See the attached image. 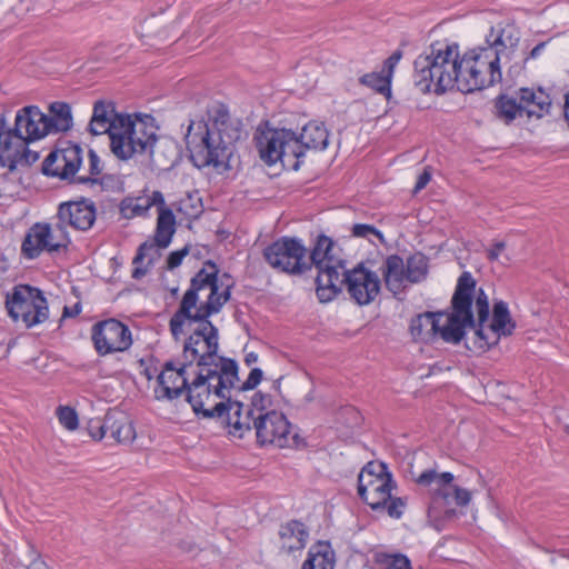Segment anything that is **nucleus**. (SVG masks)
<instances>
[{"instance_id": "7c9ffc66", "label": "nucleus", "mask_w": 569, "mask_h": 569, "mask_svg": "<svg viewBox=\"0 0 569 569\" xmlns=\"http://www.w3.org/2000/svg\"><path fill=\"white\" fill-rule=\"evenodd\" d=\"M308 530L303 522L292 519L280 526L279 538L281 548L287 552L301 550L306 547Z\"/></svg>"}, {"instance_id": "3c124183", "label": "nucleus", "mask_w": 569, "mask_h": 569, "mask_svg": "<svg viewBox=\"0 0 569 569\" xmlns=\"http://www.w3.org/2000/svg\"><path fill=\"white\" fill-rule=\"evenodd\" d=\"M506 243L503 241H498L493 243L488 250H487V259L489 261H496L498 260L501 252L505 250Z\"/></svg>"}, {"instance_id": "864d4df0", "label": "nucleus", "mask_w": 569, "mask_h": 569, "mask_svg": "<svg viewBox=\"0 0 569 569\" xmlns=\"http://www.w3.org/2000/svg\"><path fill=\"white\" fill-rule=\"evenodd\" d=\"M258 355L256 352H249L244 356V362L247 366H251L252 363L257 362Z\"/></svg>"}, {"instance_id": "6ab92c4d", "label": "nucleus", "mask_w": 569, "mask_h": 569, "mask_svg": "<svg viewBox=\"0 0 569 569\" xmlns=\"http://www.w3.org/2000/svg\"><path fill=\"white\" fill-rule=\"evenodd\" d=\"M270 402V397L261 392L254 393L251 403L247 406L240 401H229L226 421L229 433L240 439L243 438L246 432L251 431V421H254V418L269 413Z\"/></svg>"}, {"instance_id": "bf43d9fd", "label": "nucleus", "mask_w": 569, "mask_h": 569, "mask_svg": "<svg viewBox=\"0 0 569 569\" xmlns=\"http://www.w3.org/2000/svg\"><path fill=\"white\" fill-rule=\"evenodd\" d=\"M568 433H569V426L567 427Z\"/></svg>"}, {"instance_id": "2eb2a0df", "label": "nucleus", "mask_w": 569, "mask_h": 569, "mask_svg": "<svg viewBox=\"0 0 569 569\" xmlns=\"http://www.w3.org/2000/svg\"><path fill=\"white\" fill-rule=\"evenodd\" d=\"M307 249L301 240L282 237L263 249L267 263L279 272L301 274L310 269Z\"/></svg>"}, {"instance_id": "13d9d810", "label": "nucleus", "mask_w": 569, "mask_h": 569, "mask_svg": "<svg viewBox=\"0 0 569 569\" xmlns=\"http://www.w3.org/2000/svg\"><path fill=\"white\" fill-rule=\"evenodd\" d=\"M32 566H33L34 568H38V567L43 566V563H42V562H33V563H32Z\"/></svg>"}, {"instance_id": "f8f14e48", "label": "nucleus", "mask_w": 569, "mask_h": 569, "mask_svg": "<svg viewBox=\"0 0 569 569\" xmlns=\"http://www.w3.org/2000/svg\"><path fill=\"white\" fill-rule=\"evenodd\" d=\"M451 472H437L428 469L421 472L416 482L431 488V499L428 508L430 517L436 519L450 518L455 515V506L465 507L471 500V492L452 483Z\"/></svg>"}, {"instance_id": "423d86ee", "label": "nucleus", "mask_w": 569, "mask_h": 569, "mask_svg": "<svg viewBox=\"0 0 569 569\" xmlns=\"http://www.w3.org/2000/svg\"><path fill=\"white\" fill-rule=\"evenodd\" d=\"M395 487L391 473L381 462L367 463L358 476V496L375 511H386L389 517L399 519L406 508L403 498H393Z\"/></svg>"}, {"instance_id": "a878e982", "label": "nucleus", "mask_w": 569, "mask_h": 569, "mask_svg": "<svg viewBox=\"0 0 569 569\" xmlns=\"http://www.w3.org/2000/svg\"><path fill=\"white\" fill-rule=\"evenodd\" d=\"M520 41V31L515 24H498L491 27L486 36L487 47L495 48L499 58L509 57Z\"/></svg>"}, {"instance_id": "8fccbe9b", "label": "nucleus", "mask_w": 569, "mask_h": 569, "mask_svg": "<svg viewBox=\"0 0 569 569\" xmlns=\"http://www.w3.org/2000/svg\"><path fill=\"white\" fill-rule=\"evenodd\" d=\"M430 180H431V172L428 168H426L417 178V181H416V184L413 188V193H418L422 189H425L427 187V184L430 182Z\"/></svg>"}, {"instance_id": "5701e85b", "label": "nucleus", "mask_w": 569, "mask_h": 569, "mask_svg": "<svg viewBox=\"0 0 569 569\" xmlns=\"http://www.w3.org/2000/svg\"><path fill=\"white\" fill-rule=\"evenodd\" d=\"M126 114L118 112L113 102L99 100L93 104L88 129L94 136L107 133L110 139L118 128V121L123 119Z\"/></svg>"}, {"instance_id": "79ce46f5", "label": "nucleus", "mask_w": 569, "mask_h": 569, "mask_svg": "<svg viewBox=\"0 0 569 569\" xmlns=\"http://www.w3.org/2000/svg\"><path fill=\"white\" fill-rule=\"evenodd\" d=\"M373 559L380 569H412L410 559L400 552H377Z\"/></svg>"}, {"instance_id": "09e8293b", "label": "nucleus", "mask_w": 569, "mask_h": 569, "mask_svg": "<svg viewBox=\"0 0 569 569\" xmlns=\"http://www.w3.org/2000/svg\"><path fill=\"white\" fill-rule=\"evenodd\" d=\"M57 416L61 426L67 430H71V407L59 406L57 409Z\"/></svg>"}, {"instance_id": "4d7b16f0", "label": "nucleus", "mask_w": 569, "mask_h": 569, "mask_svg": "<svg viewBox=\"0 0 569 569\" xmlns=\"http://www.w3.org/2000/svg\"><path fill=\"white\" fill-rule=\"evenodd\" d=\"M71 316V309L68 306H64L63 308V318H68Z\"/></svg>"}, {"instance_id": "39448f33", "label": "nucleus", "mask_w": 569, "mask_h": 569, "mask_svg": "<svg viewBox=\"0 0 569 569\" xmlns=\"http://www.w3.org/2000/svg\"><path fill=\"white\" fill-rule=\"evenodd\" d=\"M459 46L456 42H435L413 62L412 81L423 94L442 96L458 90Z\"/></svg>"}, {"instance_id": "20e7f679", "label": "nucleus", "mask_w": 569, "mask_h": 569, "mask_svg": "<svg viewBox=\"0 0 569 569\" xmlns=\"http://www.w3.org/2000/svg\"><path fill=\"white\" fill-rule=\"evenodd\" d=\"M238 369L236 360H226L220 368L192 369L194 378L188 380L183 395L197 416L226 423Z\"/></svg>"}, {"instance_id": "c85d7f7f", "label": "nucleus", "mask_w": 569, "mask_h": 569, "mask_svg": "<svg viewBox=\"0 0 569 569\" xmlns=\"http://www.w3.org/2000/svg\"><path fill=\"white\" fill-rule=\"evenodd\" d=\"M298 143L301 146V158L309 149H325L328 146L329 132L322 122L309 121L297 131Z\"/></svg>"}, {"instance_id": "a18cd8bd", "label": "nucleus", "mask_w": 569, "mask_h": 569, "mask_svg": "<svg viewBox=\"0 0 569 569\" xmlns=\"http://www.w3.org/2000/svg\"><path fill=\"white\" fill-rule=\"evenodd\" d=\"M192 198L188 197L186 200L180 201V206L178 208V211L183 213L190 219L198 218L200 213L202 212V206L201 203L193 204L191 203Z\"/></svg>"}, {"instance_id": "393cba45", "label": "nucleus", "mask_w": 569, "mask_h": 569, "mask_svg": "<svg viewBox=\"0 0 569 569\" xmlns=\"http://www.w3.org/2000/svg\"><path fill=\"white\" fill-rule=\"evenodd\" d=\"M521 102L523 114L528 118H542L549 113L552 101L542 88H520L517 92Z\"/></svg>"}, {"instance_id": "c756f323", "label": "nucleus", "mask_w": 569, "mask_h": 569, "mask_svg": "<svg viewBox=\"0 0 569 569\" xmlns=\"http://www.w3.org/2000/svg\"><path fill=\"white\" fill-rule=\"evenodd\" d=\"M382 277L387 289L397 295L407 287V272L403 259L398 254L387 257L382 266Z\"/></svg>"}, {"instance_id": "bb28decb", "label": "nucleus", "mask_w": 569, "mask_h": 569, "mask_svg": "<svg viewBox=\"0 0 569 569\" xmlns=\"http://www.w3.org/2000/svg\"><path fill=\"white\" fill-rule=\"evenodd\" d=\"M82 149L79 144L73 143V183H102L106 177L101 179L98 176L102 172L103 164L99 156L93 149L88 151V172L82 173Z\"/></svg>"}, {"instance_id": "a19ab883", "label": "nucleus", "mask_w": 569, "mask_h": 569, "mask_svg": "<svg viewBox=\"0 0 569 569\" xmlns=\"http://www.w3.org/2000/svg\"><path fill=\"white\" fill-rule=\"evenodd\" d=\"M391 79L382 71L366 73L359 78V82L378 93L389 98L391 96Z\"/></svg>"}, {"instance_id": "a211bd4d", "label": "nucleus", "mask_w": 569, "mask_h": 569, "mask_svg": "<svg viewBox=\"0 0 569 569\" xmlns=\"http://www.w3.org/2000/svg\"><path fill=\"white\" fill-rule=\"evenodd\" d=\"M254 429L257 445L260 447L276 446L286 448L295 442L296 435L291 437V425L286 416L276 410L259 416L251 421V430Z\"/></svg>"}, {"instance_id": "58836bf2", "label": "nucleus", "mask_w": 569, "mask_h": 569, "mask_svg": "<svg viewBox=\"0 0 569 569\" xmlns=\"http://www.w3.org/2000/svg\"><path fill=\"white\" fill-rule=\"evenodd\" d=\"M407 280L409 283L422 281L428 273V260L425 254L416 253L410 256L405 263Z\"/></svg>"}, {"instance_id": "412c9836", "label": "nucleus", "mask_w": 569, "mask_h": 569, "mask_svg": "<svg viewBox=\"0 0 569 569\" xmlns=\"http://www.w3.org/2000/svg\"><path fill=\"white\" fill-rule=\"evenodd\" d=\"M192 366L187 361L176 363L170 360L164 362L161 371L157 376L158 388H156L157 399L174 400L184 393Z\"/></svg>"}, {"instance_id": "4be33fe9", "label": "nucleus", "mask_w": 569, "mask_h": 569, "mask_svg": "<svg viewBox=\"0 0 569 569\" xmlns=\"http://www.w3.org/2000/svg\"><path fill=\"white\" fill-rule=\"evenodd\" d=\"M28 143L40 140L50 134L43 113L37 106L20 109L14 119L13 127Z\"/></svg>"}, {"instance_id": "72a5a7b5", "label": "nucleus", "mask_w": 569, "mask_h": 569, "mask_svg": "<svg viewBox=\"0 0 569 569\" xmlns=\"http://www.w3.org/2000/svg\"><path fill=\"white\" fill-rule=\"evenodd\" d=\"M335 555L328 542H318L312 546L302 563L301 569H333Z\"/></svg>"}, {"instance_id": "c9c22d12", "label": "nucleus", "mask_w": 569, "mask_h": 569, "mask_svg": "<svg viewBox=\"0 0 569 569\" xmlns=\"http://www.w3.org/2000/svg\"><path fill=\"white\" fill-rule=\"evenodd\" d=\"M46 121L50 133L68 130L71 126V107L60 101L50 103Z\"/></svg>"}, {"instance_id": "5fc2aeb1", "label": "nucleus", "mask_w": 569, "mask_h": 569, "mask_svg": "<svg viewBox=\"0 0 569 569\" xmlns=\"http://www.w3.org/2000/svg\"><path fill=\"white\" fill-rule=\"evenodd\" d=\"M156 371H157V369L152 370L151 368H146L144 371H143V375L146 376V378L148 380H151V379H153V377L156 375Z\"/></svg>"}, {"instance_id": "603ef678", "label": "nucleus", "mask_w": 569, "mask_h": 569, "mask_svg": "<svg viewBox=\"0 0 569 569\" xmlns=\"http://www.w3.org/2000/svg\"><path fill=\"white\" fill-rule=\"evenodd\" d=\"M546 47V42H539L537 46H535L532 48V50L530 51L529 56L527 57V59H536L538 58L541 52L543 51Z\"/></svg>"}, {"instance_id": "ea45409f", "label": "nucleus", "mask_w": 569, "mask_h": 569, "mask_svg": "<svg viewBox=\"0 0 569 569\" xmlns=\"http://www.w3.org/2000/svg\"><path fill=\"white\" fill-rule=\"evenodd\" d=\"M73 433L82 438L86 433L96 441L104 439V417L90 419L86 428L79 427L77 412L73 410Z\"/></svg>"}, {"instance_id": "c03bdc74", "label": "nucleus", "mask_w": 569, "mask_h": 569, "mask_svg": "<svg viewBox=\"0 0 569 569\" xmlns=\"http://www.w3.org/2000/svg\"><path fill=\"white\" fill-rule=\"evenodd\" d=\"M352 236L357 237V238L369 239V240H370L371 236H373V237L378 238L381 242L383 241L382 232L380 230H378L375 226L367 224V223L353 224Z\"/></svg>"}, {"instance_id": "49530a36", "label": "nucleus", "mask_w": 569, "mask_h": 569, "mask_svg": "<svg viewBox=\"0 0 569 569\" xmlns=\"http://www.w3.org/2000/svg\"><path fill=\"white\" fill-rule=\"evenodd\" d=\"M402 58V51L396 50L391 56L383 62L382 72H385L391 80L395 73V69Z\"/></svg>"}, {"instance_id": "e433bc0d", "label": "nucleus", "mask_w": 569, "mask_h": 569, "mask_svg": "<svg viewBox=\"0 0 569 569\" xmlns=\"http://www.w3.org/2000/svg\"><path fill=\"white\" fill-rule=\"evenodd\" d=\"M96 220V207L92 201L73 200V229L86 231L90 229Z\"/></svg>"}, {"instance_id": "f257e3e1", "label": "nucleus", "mask_w": 569, "mask_h": 569, "mask_svg": "<svg viewBox=\"0 0 569 569\" xmlns=\"http://www.w3.org/2000/svg\"><path fill=\"white\" fill-rule=\"evenodd\" d=\"M232 277L219 274L218 266L207 260L191 278L178 309L169 321L170 332L176 341L183 340V359L197 369L220 368L226 360L218 355L219 335L210 317L221 311L230 300L234 287Z\"/></svg>"}, {"instance_id": "6e6d98bb", "label": "nucleus", "mask_w": 569, "mask_h": 569, "mask_svg": "<svg viewBox=\"0 0 569 569\" xmlns=\"http://www.w3.org/2000/svg\"><path fill=\"white\" fill-rule=\"evenodd\" d=\"M81 312V305L80 302L73 303V318L77 317Z\"/></svg>"}, {"instance_id": "aec40b11", "label": "nucleus", "mask_w": 569, "mask_h": 569, "mask_svg": "<svg viewBox=\"0 0 569 569\" xmlns=\"http://www.w3.org/2000/svg\"><path fill=\"white\" fill-rule=\"evenodd\" d=\"M26 138L14 129L7 128L0 121V166L14 169L18 164H31L39 159V154L28 148Z\"/></svg>"}, {"instance_id": "7ed1b4c3", "label": "nucleus", "mask_w": 569, "mask_h": 569, "mask_svg": "<svg viewBox=\"0 0 569 569\" xmlns=\"http://www.w3.org/2000/svg\"><path fill=\"white\" fill-rule=\"evenodd\" d=\"M476 280L469 271L458 278L451 298V312L427 311L413 317L409 325L410 335L415 340H425L437 333L446 342L458 343L466 333L467 327H475L472 312Z\"/></svg>"}, {"instance_id": "cd10ccee", "label": "nucleus", "mask_w": 569, "mask_h": 569, "mask_svg": "<svg viewBox=\"0 0 569 569\" xmlns=\"http://www.w3.org/2000/svg\"><path fill=\"white\" fill-rule=\"evenodd\" d=\"M161 204H163V194L154 190L150 196L126 197L121 200L119 210L122 218L130 220L137 217H149L151 207Z\"/></svg>"}, {"instance_id": "37998d69", "label": "nucleus", "mask_w": 569, "mask_h": 569, "mask_svg": "<svg viewBox=\"0 0 569 569\" xmlns=\"http://www.w3.org/2000/svg\"><path fill=\"white\" fill-rule=\"evenodd\" d=\"M263 372L260 368H253L251 369L249 376L247 379L240 383V380L238 379V382L233 387V391H248L253 390L262 380Z\"/></svg>"}, {"instance_id": "de8ad7c7", "label": "nucleus", "mask_w": 569, "mask_h": 569, "mask_svg": "<svg viewBox=\"0 0 569 569\" xmlns=\"http://www.w3.org/2000/svg\"><path fill=\"white\" fill-rule=\"evenodd\" d=\"M188 252H189V250L187 247H184L180 250H177V251H172L167 258V268L169 270H173L177 267H179L181 264L183 258L188 254Z\"/></svg>"}, {"instance_id": "6e6552de", "label": "nucleus", "mask_w": 569, "mask_h": 569, "mask_svg": "<svg viewBox=\"0 0 569 569\" xmlns=\"http://www.w3.org/2000/svg\"><path fill=\"white\" fill-rule=\"evenodd\" d=\"M153 118L146 114H126L118 121V128L111 134L110 150L119 160H129L140 154H151L157 141Z\"/></svg>"}, {"instance_id": "2f4dec72", "label": "nucleus", "mask_w": 569, "mask_h": 569, "mask_svg": "<svg viewBox=\"0 0 569 569\" xmlns=\"http://www.w3.org/2000/svg\"><path fill=\"white\" fill-rule=\"evenodd\" d=\"M158 218L154 231V241L157 246L161 249L167 248L172 240V237L176 232V217L173 211L166 206V201L163 200V204L157 206Z\"/></svg>"}, {"instance_id": "f3484780", "label": "nucleus", "mask_w": 569, "mask_h": 569, "mask_svg": "<svg viewBox=\"0 0 569 569\" xmlns=\"http://www.w3.org/2000/svg\"><path fill=\"white\" fill-rule=\"evenodd\" d=\"M91 340L100 357L124 352L133 342L130 328L116 318L96 322L91 328Z\"/></svg>"}, {"instance_id": "0eeeda50", "label": "nucleus", "mask_w": 569, "mask_h": 569, "mask_svg": "<svg viewBox=\"0 0 569 569\" xmlns=\"http://www.w3.org/2000/svg\"><path fill=\"white\" fill-rule=\"evenodd\" d=\"M499 52L478 47L458 58V91L471 93L499 83L502 79Z\"/></svg>"}, {"instance_id": "9d476101", "label": "nucleus", "mask_w": 569, "mask_h": 569, "mask_svg": "<svg viewBox=\"0 0 569 569\" xmlns=\"http://www.w3.org/2000/svg\"><path fill=\"white\" fill-rule=\"evenodd\" d=\"M71 200L59 206L52 224L37 222L29 228L21 244V252L27 259H36L43 251H58L70 242Z\"/></svg>"}, {"instance_id": "4468645a", "label": "nucleus", "mask_w": 569, "mask_h": 569, "mask_svg": "<svg viewBox=\"0 0 569 569\" xmlns=\"http://www.w3.org/2000/svg\"><path fill=\"white\" fill-rule=\"evenodd\" d=\"M6 307L14 322L27 328L44 322L49 317L48 302L42 292L28 284H19L8 295Z\"/></svg>"}, {"instance_id": "473e14b6", "label": "nucleus", "mask_w": 569, "mask_h": 569, "mask_svg": "<svg viewBox=\"0 0 569 569\" xmlns=\"http://www.w3.org/2000/svg\"><path fill=\"white\" fill-rule=\"evenodd\" d=\"M159 249L156 241L154 243L146 241L139 246L132 260L134 268L131 277L133 279L139 280L148 273L149 269L161 256Z\"/></svg>"}, {"instance_id": "9b49d317", "label": "nucleus", "mask_w": 569, "mask_h": 569, "mask_svg": "<svg viewBox=\"0 0 569 569\" xmlns=\"http://www.w3.org/2000/svg\"><path fill=\"white\" fill-rule=\"evenodd\" d=\"M254 142L260 159L266 164L272 166L280 161L293 170L299 169L301 146L298 143L297 131L274 128L269 122H264L257 128Z\"/></svg>"}, {"instance_id": "ddd939ff", "label": "nucleus", "mask_w": 569, "mask_h": 569, "mask_svg": "<svg viewBox=\"0 0 569 569\" xmlns=\"http://www.w3.org/2000/svg\"><path fill=\"white\" fill-rule=\"evenodd\" d=\"M333 241L320 234L307 261L317 269L316 293L320 302H330L337 297L338 273L346 262L332 253Z\"/></svg>"}, {"instance_id": "dca6fc26", "label": "nucleus", "mask_w": 569, "mask_h": 569, "mask_svg": "<svg viewBox=\"0 0 569 569\" xmlns=\"http://www.w3.org/2000/svg\"><path fill=\"white\" fill-rule=\"evenodd\" d=\"M337 296L345 288L350 299L359 305L367 306L371 303L380 292V279L378 274L359 263L352 269H347L346 264L338 273Z\"/></svg>"}, {"instance_id": "b1692460", "label": "nucleus", "mask_w": 569, "mask_h": 569, "mask_svg": "<svg viewBox=\"0 0 569 569\" xmlns=\"http://www.w3.org/2000/svg\"><path fill=\"white\" fill-rule=\"evenodd\" d=\"M104 439L119 445H130L136 439V429L127 413L120 410H109L106 413Z\"/></svg>"}, {"instance_id": "f704fd0d", "label": "nucleus", "mask_w": 569, "mask_h": 569, "mask_svg": "<svg viewBox=\"0 0 569 569\" xmlns=\"http://www.w3.org/2000/svg\"><path fill=\"white\" fill-rule=\"evenodd\" d=\"M43 173L46 176L66 179L71 173V160L67 149L51 151L43 161Z\"/></svg>"}, {"instance_id": "f03ea898", "label": "nucleus", "mask_w": 569, "mask_h": 569, "mask_svg": "<svg viewBox=\"0 0 569 569\" xmlns=\"http://www.w3.org/2000/svg\"><path fill=\"white\" fill-rule=\"evenodd\" d=\"M240 137V122L231 118L224 104L214 103L207 110V120H190L184 140L197 168L226 169Z\"/></svg>"}, {"instance_id": "4c0bfd02", "label": "nucleus", "mask_w": 569, "mask_h": 569, "mask_svg": "<svg viewBox=\"0 0 569 569\" xmlns=\"http://www.w3.org/2000/svg\"><path fill=\"white\" fill-rule=\"evenodd\" d=\"M497 117L507 123L511 122L517 116H522V107L520 100L501 94L496 99Z\"/></svg>"}, {"instance_id": "1a4fd4ad", "label": "nucleus", "mask_w": 569, "mask_h": 569, "mask_svg": "<svg viewBox=\"0 0 569 569\" xmlns=\"http://www.w3.org/2000/svg\"><path fill=\"white\" fill-rule=\"evenodd\" d=\"M475 310L477 321L475 320V349L486 351L496 346L500 338L511 336L516 329V322L512 319L508 305L500 300L493 303L491 322L489 320L490 309L488 296L482 288H475L473 293Z\"/></svg>"}]
</instances>
